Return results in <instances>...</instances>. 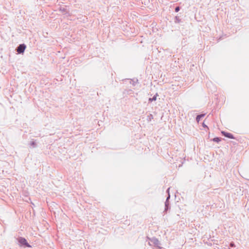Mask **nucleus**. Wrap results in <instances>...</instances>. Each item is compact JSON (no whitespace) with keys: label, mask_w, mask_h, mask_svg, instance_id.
I'll use <instances>...</instances> for the list:
<instances>
[{"label":"nucleus","mask_w":249,"mask_h":249,"mask_svg":"<svg viewBox=\"0 0 249 249\" xmlns=\"http://www.w3.org/2000/svg\"><path fill=\"white\" fill-rule=\"evenodd\" d=\"M203 126L204 127H208V126L204 123L203 124Z\"/></svg>","instance_id":"obj_17"},{"label":"nucleus","mask_w":249,"mask_h":249,"mask_svg":"<svg viewBox=\"0 0 249 249\" xmlns=\"http://www.w3.org/2000/svg\"><path fill=\"white\" fill-rule=\"evenodd\" d=\"M17 239L19 246L23 248H31V246L24 237H19Z\"/></svg>","instance_id":"obj_1"},{"label":"nucleus","mask_w":249,"mask_h":249,"mask_svg":"<svg viewBox=\"0 0 249 249\" xmlns=\"http://www.w3.org/2000/svg\"><path fill=\"white\" fill-rule=\"evenodd\" d=\"M221 134H222L223 136H224V137H225L226 138L231 139H235V137L233 136V135L231 133L222 131Z\"/></svg>","instance_id":"obj_4"},{"label":"nucleus","mask_w":249,"mask_h":249,"mask_svg":"<svg viewBox=\"0 0 249 249\" xmlns=\"http://www.w3.org/2000/svg\"><path fill=\"white\" fill-rule=\"evenodd\" d=\"M205 115V114H200L196 116V121L197 123H198L200 119L204 117Z\"/></svg>","instance_id":"obj_7"},{"label":"nucleus","mask_w":249,"mask_h":249,"mask_svg":"<svg viewBox=\"0 0 249 249\" xmlns=\"http://www.w3.org/2000/svg\"><path fill=\"white\" fill-rule=\"evenodd\" d=\"M182 22L181 19L178 16H176L175 18V23H180Z\"/></svg>","instance_id":"obj_10"},{"label":"nucleus","mask_w":249,"mask_h":249,"mask_svg":"<svg viewBox=\"0 0 249 249\" xmlns=\"http://www.w3.org/2000/svg\"><path fill=\"white\" fill-rule=\"evenodd\" d=\"M151 241L154 245L155 246H156L159 248L160 249V247L159 246V245H160V242L157 238L153 237L151 240Z\"/></svg>","instance_id":"obj_5"},{"label":"nucleus","mask_w":249,"mask_h":249,"mask_svg":"<svg viewBox=\"0 0 249 249\" xmlns=\"http://www.w3.org/2000/svg\"><path fill=\"white\" fill-rule=\"evenodd\" d=\"M169 190H170V188H168L167 189V191H166V192L168 193V195L169 194H169Z\"/></svg>","instance_id":"obj_16"},{"label":"nucleus","mask_w":249,"mask_h":249,"mask_svg":"<svg viewBox=\"0 0 249 249\" xmlns=\"http://www.w3.org/2000/svg\"><path fill=\"white\" fill-rule=\"evenodd\" d=\"M170 198V195L169 194L166 199L164 205H165V208H164V212L166 213L170 209V202H169V199Z\"/></svg>","instance_id":"obj_3"},{"label":"nucleus","mask_w":249,"mask_h":249,"mask_svg":"<svg viewBox=\"0 0 249 249\" xmlns=\"http://www.w3.org/2000/svg\"><path fill=\"white\" fill-rule=\"evenodd\" d=\"M60 10L62 12H65L66 11V8H64V7H60Z\"/></svg>","instance_id":"obj_14"},{"label":"nucleus","mask_w":249,"mask_h":249,"mask_svg":"<svg viewBox=\"0 0 249 249\" xmlns=\"http://www.w3.org/2000/svg\"><path fill=\"white\" fill-rule=\"evenodd\" d=\"M221 140V138L220 137H215L212 139V141L214 142H216L217 143H218L220 142Z\"/></svg>","instance_id":"obj_11"},{"label":"nucleus","mask_w":249,"mask_h":249,"mask_svg":"<svg viewBox=\"0 0 249 249\" xmlns=\"http://www.w3.org/2000/svg\"><path fill=\"white\" fill-rule=\"evenodd\" d=\"M138 83V80L137 78L130 79V83L135 86Z\"/></svg>","instance_id":"obj_6"},{"label":"nucleus","mask_w":249,"mask_h":249,"mask_svg":"<svg viewBox=\"0 0 249 249\" xmlns=\"http://www.w3.org/2000/svg\"><path fill=\"white\" fill-rule=\"evenodd\" d=\"M180 10V7L179 6H177L175 9V11L176 12H178Z\"/></svg>","instance_id":"obj_13"},{"label":"nucleus","mask_w":249,"mask_h":249,"mask_svg":"<svg viewBox=\"0 0 249 249\" xmlns=\"http://www.w3.org/2000/svg\"><path fill=\"white\" fill-rule=\"evenodd\" d=\"M230 246L231 247H232V248L235 247L234 243H233V242L231 243L230 244Z\"/></svg>","instance_id":"obj_15"},{"label":"nucleus","mask_w":249,"mask_h":249,"mask_svg":"<svg viewBox=\"0 0 249 249\" xmlns=\"http://www.w3.org/2000/svg\"><path fill=\"white\" fill-rule=\"evenodd\" d=\"M26 48V46L25 44H20L16 48V51L18 54H22L24 53Z\"/></svg>","instance_id":"obj_2"},{"label":"nucleus","mask_w":249,"mask_h":249,"mask_svg":"<svg viewBox=\"0 0 249 249\" xmlns=\"http://www.w3.org/2000/svg\"><path fill=\"white\" fill-rule=\"evenodd\" d=\"M159 95L158 93H156L152 98H150L148 99L149 102H152L153 101H155L157 100V97Z\"/></svg>","instance_id":"obj_8"},{"label":"nucleus","mask_w":249,"mask_h":249,"mask_svg":"<svg viewBox=\"0 0 249 249\" xmlns=\"http://www.w3.org/2000/svg\"><path fill=\"white\" fill-rule=\"evenodd\" d=\"M29 145L30 146L32 147L33 148H35L37 147V144L35 141H32L30 142Z\"/></svg>","instance_id":"obj_9"},{"label":"nucleus","mask_w":249,"mask_h":249,"mask_svg":"<svg viewBox=\"0 0 249 249\" xmlns=\"http://www.w3.org/2000/svg\"><path fill=\"white\" fill-rule=\"evenodd\" d=\"M153 119V115L151 114H149L147 116V120L150 121Z\"/></svg>","instance_id":"obj_12"}]
</instances>
